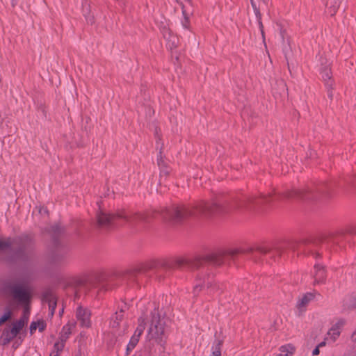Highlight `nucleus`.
I'll return each instance as SVG.
<instances>
[{"mask_svg":"<svg viewBox=\"0 0 356 356\" xmlns=\"http://www.w3.org/2000/svg\"><path fill=\"white\" fill-rule=\"evenodd\" d=\"M286 198H300L301 197L299 195V192L298 191H293L291 193H289L287 195L284 196Z\"/></svg>","mask_w":356,"mask_h":356,"instance_id":"nucleus-23","label":"nucleus"},{"mask_svg":"<svg viewBox=\"0 0 356 356\" xmlns=\"http://www.w3.org/2000/svg\"><path fill=\"white\" fill-rule=\"evenodd\" d=\"M315 282L323 283L325 281V270L322 266H315Z\"/></svg>","mask_w":356,"mask_h":356,"instance_id":"nucleus-10","label":"nucleus"},{"mask_svg":"<svg viewBox=\"0 0 356 356\" xmlns=\"http://www.w3.org/2000/svg\"><path fill=\"white\" fill-rule=\"evenodd\" d=\"M138 335L137 334H133V336L131 337L129 342L128 344L129 345V348H135L137 343L139 341Z\"/></svg>","mask_w":356,"mask_h":356,"instance_id":"nucleus-20","label":"nucleus"},{"mask_svg":"<svg viewBox=\"0 0 356 356\" xmlns=\"http://www.w3.org/2000/svg\"><path fill=\"white\" fill-rule=\"evenodd\" d=\"M27 321V317H22L14 322L9 329L5 330L1 336V340L3 344H8L12 340L15 339L13 345L16 346V347L19 346L26 335V334L22 332V330Z\"/></svg>","mask_w":356,"mask_h":356,"instance_id":"nucleus-1","label":"nucleus"},{"mask_svg":"<svg viewBox=\"0 0 356 356\" xmlns=\"http://www.w3.org/2000/svg\"><path fill=\"white\" fill-rule=\"evenodd\" d=\"M172 46H170V48L175 47L177 46V44H176L177 42H175L176 38L175 37H172Z\"/></svg>","mask_w":356,"mask_h":356,"instance_id":"nucleus-30","label":"nucleus"},{"mask_svg":"<svg viewBox=\"0 0 356 356\" xmlns=\"http://www.w3.org/2000/svg\"><path fill=\"white\" fill-rule=\"evenodd\" d=\"M345 325V320L338 319L327 332V339L332 342L335 341L340 336L341 331Z\"/></svg>","mask_w":356,"mask_h":356,"instance_id":"nucleus-3","label":"nucleus"},{"mask_svg":"<svg viewBox=\"0 0 356 356\" xmlns=\"http://www.w3.org/2000/svg\"><path fill=\"white\" fill-rule=\"evenodd\" d=\"M145 323L144 319L142 318H139L138 325L137 328L136 329L134 334L138 335V338H140V335L142 334V333L143 332V331L145 330Z\"/></svg>","mask_w":356,"mask_h":356,"instance_id":"nucleus-15","label":"nucleus"},{"mask_svg":"<svg viewBox=\"0 0 356 356\" xmlns=\"http://www.w3.org/2000/svg\"><path fill=\"white\" fill-rule=\"evenodd\" d=\"M325 345V341H322L321 343H320L317 346L318 348L320 347H322V346H324Z\"/></svg>","mask_w":356,"mask_h":356,"instance_id":"nucleus-31","label":"nucleus"},{"mask_svg":"<svg viewBox=\"0 0 356 356\" xmlns=\"http://www.w3.org/2000/svg\"><path fill=\"white\" fill-rule=\"evenodd\" d=\"M97 220L99 225L106 226L114 219V216L110 214L106 209L102 207L99 202L97 203Z\"/></svg>","mask_w":356,"mask_h":356,"instance_id":"nucleus-4","label":"nucleus"},{"mask_svg":"<svg viewBox=\"0 0 356 356\" xmlns=\"http://www.w3.org/2000/svg\"><path fill=\"white\" fill-rule=\"evenodd\" d=\"M38 212L40 213V214H47V211L46 209L44 208H40L38 209Z\"/></svg>","mask_w":356,"mask_h":356,"instance_id":"nucleus-28","label":"nucleus"},{"mask_svg":"<svg viewBox=\"0 0 356 356\" xmlns=\"http://www.w3.org/2000/svg\"><path fill=\"white\" fill-rule=\"evenodd\" d=\"M321 74L323 79L325 81H327V84L331 85L332 83L330 81V79L332 76V73L330 69L328 67H326L321 71Z\"/></svg>","mask_w":356,"mask_h":356,"instance_id":"nucleus-14","label":"nucleus"},{"mask_svg":"<svg viewBox=\"0 0 356 356\" xmlns=\"http://www.w3.org/2000/svg\"><path fill=\"white\" fill-rule=\"evenodd\" d=\"M164 332V321L158 314H154L152 318L149 334L151 338L159 339Z\"/></svg>","mask_w":356,"mask_h":356,"instance_id":"nucleus-2","label":"nucleus"},{"mask_svg":"<svg viewBox=\"0 0 356 356\" xmlns=\"http://www.w3.org/2000/svg\"><path fill=\"white\" fill-rule=\"evenodd\" d=\"M264 3H267L268 0H262Z\"/></svg>","mask_w":356,"mask_h":356,"instance_id":"nucleus-33","label":"nucleus"},{"mask_svg":"<svg viewBox=\"0 0 356 356\" xmlns=\"http://www.w3.org/2000/svg\"><path fill=\"white\" fill-rule=\"evenodd\" d=\"M12 312L9 308H6L3 314L0 316V325L7 321L11 318Z\"/></svg>","mask_w":356,"mask_h":356,"instance_id":"nucleus-17","label":"nucleus"},{"mask_svg":"<svg viewBox=\"0 0 356 356\" xmlns=\"http://www.w3.org/2000/svg\"><path fill=\"white\" fill-rule=\"evenodd\" d=\"M309 298L307 297V296H304L300 301V305L303 306L306 305L309 302Z\"/></svg>","mask_w":356,"mask_h":356,"instance_id":"nucleus-24","label":"nucleus"},{"mask_svg":"<svg viewBox=\"0 0 356 356\" xmlns=\"http://www.w3.org/2000/svg\"><path fill=\"white\" fill-rule=\"evenodd\" d=\"M352 338L353 341H356V331L353 334Z\"/></svg>","mask_w":356,"mask_h":356,"instance_id":"nucleus-32","label":"nucleus"},{"mask_svg":"<svg viewBox=\"0 0 356 356\" xmlns=\"http://www.w3.org/2000/svg\"><path fill=\"white\" fill-rule=\"evenodd\" d=\"M158 165L160 168L161 175H168L170 173V168L166 165L162 158L158 159Z\"/></svg>","mask_w":356,"mask_h":356,"instance_id":"nucleus-12","label":"nucleus"},{"mask_svg":"<svg viewBox=\"0 0 356 356\" xmlns=\"http://www.w3.org/2000/svg\"><path fill=\"white\" fill-rule=\"evenodd\" d=\"M343 0H327V6L331 9V15H334Z\"/></svg>","mask_w":356,"mask_h":356,"instance_id":"nucleus-11","label":"nucleus"},{"mask_svg":"<svg viewBox=\"0 0 356 356\" xmlns=\"http://www.w3.org/2000/svg\"><path fill=\"white\" fill-rule=\"evenodd\" d=\"M279 350L280 353L276 356H293L296 351V348L291 343H287L282 346Z\"/></svg>","mask_w":356,"mask_h":356,"instance_id":"nucleus-6","label":"nucleus"},{"mask_svg":"<svg viewBox=\"0 0 356 356\" xmlns=\"http://www.w3.org/2000/svg\"><path fill=\"white\" fill-rule=\"evenodd\" d=\"M133 349H134V348H129V345L127 344V350H126V355H128L129 354L130 351H131Z\"/></svg>","mask_w":356,"mask_h":356,"instance_id":"nucleus-29","label":"nucleus"},{"mask_svg":"<svg viewBox=\"0 0 356 356\" xmlns=\"http://www.w3.org/2000/svg\"><path fill=\"white\" fill-rule=\"evenodd\" d=\"M181 23H182V26L184 29H189V21L187 17H185Z\"/></svg>","mask_w":356,"mask_h":356,"instance_id":"nucleus-25","label":"nucleus"},{"mask_svg":"<svg viewBox=\"0 0 356 356\" xmlns=\"http://www.w3.org/2000/svg\"><path fill=\"white\" fill-rule=\"evenodd\" d=\"M122 315L121 314L116 313L111 318L110 325L112 327H117L121 321Z\"/></svg>","mask_w":356,"mask_h":356,"instance_id":"nucleus-16","label":"nucleus"},{"mask_svg":"<svg viewBox=\"0 0 356 356\" xmlns=\"http://www.w3.org/2000/svg\"><path fill=\"white\" fill-rule=\"evenodd\" d=\"M250 2H251V5L254 9V11L256 14V16L258 19V21H259V28L261 29V34L262 35L264 36V30H263V24L262 22H261V14H260V12L259 10V9L257 8V6H256V3L254 2V0H250Z\"/></svg>","mask_w":356,"mask_h":356,"instance_id":"nucleus-13","label":"nucleus"},{"mask_svg":"<svg viewBox=\"0 0 356 356\" xmlns=\"http://www.w3.org/2000/svg\"><path fill=\"white\" fill-rule=\"evenodd\" d=\"M46 322L41 318H38L36 321H33L30 325V333L33 334L36 330L40 332H42L46 328Z\"/></svg>","mask_w":356,"mask_h":356,"instance_id":"nucleus-7","label":"nucleus"},{"mask_svg":"<svg viewBox=\"0 0 356 356\" xmlns=\"http://www.w3.org/2000/svg\"><path fill=\"white\" fill-rule=\"evenodd\" d=\"M10 245V241L9 239L1 240L0 241V250H3L6 247Z\"/></svg>","mask_w":356,"mask_h":356,"instance_id":"nucleus-22","label":"nucleus"},{"mask_svg":"<svg viewBox=\"0 0 356 356\" xmlns=\"http://www.w3.org/2000/svg\"><path fill=\"white\" fill-rule=\"evenodd\" d=\"M63 312V309H62L61 311H60V313L62 314Z\"/></svg>","mask_w":356,"mask_h":356,"instance_id":"nucleus-34","label":"nucleus"},{"mask_svg":"<svg viewBox=\"0 0 356 356\" xmlns=\"http://www.w3.org/2000/svg\"><path fill=\"white\" fill-rule=\"evenodd\" d=\"M13 296L19 301H26L29 298V293L26 289L14 288L13 290Z\"/></svg>","mask_w":356,"mask_h":356,"instance_id":"nucleus-8","label":"nucleus"},{"mask_svg":"<svg viewBox=\"0 0 356 356\" xmlns=\"http://www.w3.org/2000/svg\"><path fill=\"white\" fill-rule=\"evenodd\" d=\"M76 316L83 327H89L90 326V312L89 310L79 307L76 312Z\"/></svg>","mask_w":356,"mask_h":356,"instance_id":"nucleus-5","label":"nucleus"},{"mask_svg":"<svg viewBox=\"0 0 356 356\" xmlns=\"http://www.w3.org/2000/svg\"><path fill=\"white\" fill-rule=\"evenodd\" d=\"M56 307V301L54 298H51L49 300V315L50 316H53L55 309Z\"/></svg>","mask_w":356,"mask_h":356,"instance_id":"nucleus-18","label":"nucleus"},{"mask_svg":"<svg viewBox=\"0 0 356 356\" xmlns=\"http://www.w3.org/2000/svg\"><path fill=\"white\" fill-rule=\"evenodd\" d=\"M210 356H221V351L219 348H216Z\"/></svg>","mask_w":356,"mask_h":356,"instance_id":"nucleus-26","label":"nucleus"},{"mask_svg":"<svg viewBox=\"0 0 356 356\" xmlns=\"http://www.w3.org/2000/svg\"><path fill=\"white\" fill-rule=\"evenodd\" d=\"M75 327V323L74 322H69L66 325H65L61 330L60 339L67 340L72 329Z\"/></svg>","mask_w":356,"mask_h":356,"instance_id":"nucleus-9","label":"nucleus"},{"mask_svg":"<svg viewBox=\"0 0 356 356\" xmlns=\"http://www.w3.org/2000/svg\"><path fill=\"white\" fill-rule=\"evenodd\" d=\"M319 354V348L316 346L312 351V355H318Z\"/></svg>","mask_w":356,"mask_h":356,"instance_id":"nucleus-27","label":"nucleus"},{"mask_svg":"<svg viewBox=\"0 0 356 356\" xmlns=\"http://www.w3.org/2000/svg\"><path fill=\"white\" fill-rule=\"evenodd\" d=\"M83 12H84V16L86 17L87 23L92 24L95 22L94 16L91 15L89 12H88V13H86L85 9H84Z\"/></svg>","mask_w":356,"mask_h":356,"instance_id":"nucleus-21","label":"nucleus"},{"mask_svg":"<svg viewBox=\"0 0 356 356\" xmlns=\"http://www.w3.org/2000/svg\"><path fill=\"white\" fill-rule=\"evenodd\" d=\"M65 340L60 339L58 341L56 342L54 344V348L56 350L57 354L60 353L65 346Z\"/></svg>","mask_w":356,"mask_h":356,"instance_id":"nucleus-19","label":"nucleus"},{"mask_svg":"<svg viewBox=\"0 0 356 356\" xmlns=\"http://www.w3.org/2000/svg\"><path fill=\"white\" fill-rule=\"evenodd\" d=\"M197 288H198V287L196 286L195 287V290L196 291V290L197 289Z\"/></svg>","mask_w":356,"mask_h":356,"instance_id":"nucleus-35","label":"nucleus"}]
</instances>
